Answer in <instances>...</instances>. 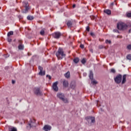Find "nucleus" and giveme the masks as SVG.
Segmentation results:
<instances>
[{
    "instance_id": "2f4dec72",
    "label": "nucleus",
    "mask_w": 131,
    "mask_h": 131,
    "mask_svg": "<svg viewBox=\"0 0 131 131\" xmlns=\"http://www.w3.org/2000/svg\"><path fill=\"white\" fill-rule=\"evenodd\" d=\"M105 43H111V40H108V39H106V40H105Z\"/></svg>"
},
{
    "instance_id": "4be33fe9",
    "label": "nucleus",
    "mask_w": 131,
    "mask_h": 131,
    "mask_svg": "<svg viewBox=\"0 0 131 131\" xmlns=\"http://www.w3.org/2000/svg\"><path fill=\"white\" fill-rule=\"evenodd\" d=\"M64 76L66 78H69V77H70V72H68L67 73L64 74Z\"/></svg>"
},
{
    "instance_id": "a18cd8bd",
    "label": "nucleus",
    "mask_w": 131,
    "mask_h": 131,
    "mask_svg": "<svg viewBox=\"0 0 131 131\" xmlns=\"http://www.w3.org/2000/svg\"><path fill=\"white\" fill-rule=\"evenodd\" d=\"M76 6V5H75V4H74V5H73V8H75Z\"/></svg>"
},
{
    "instance_id": "b1692460",
    "label": "nucleus",
    "mask_w": 131,
    "mask_h": 131,
    "mask_svg": "<svg viewBox=\"0 0 131 131\" xmlns=\"http://www.w3.org/2000/svg\"><path fill=\"white\" fill-rule=\"evenodd\" d=\"M91 82L92 83H93V84H97V83H98V82H97V81L96 80H94V78L92 79H91Z\"/></svg>"
},
{
    "instance_id": "f03ea898",
    "label": "nucleus",
    "mask_w": 131,
    "mask_h": 131,
    "mask_svg": "<svg viewBox=\"0 0 131 131\" xmlns=\"http://www.w3.org/2000/svg\"><path fill=\"white\" fill-rule=\"evenodd\" d=\"M117 28L119 30H125L127 28V25L124 23H119L117 24Z\"/></svg>"
},
{
    "instance_id": "423d86ee",
    "label": "nucleus",
    "mask_w": 131,
    "mask_h": 131,
    "mask_svg": "<svg viewBox=\"0 0 131 131\" xmlns=\"http://www.w3.org/2000/svg\"><path fill=\"white\" fill-rule=\"evenodd\" d=\"M57 98H59L60 100H61L63 101L64 103H68V100L65 98V96H64V94L62 93H58L57 94Z\"/></svg>"
},
{
    "instance_id": "bb28decb",
    "label": "nucleus",
    "mask_w": 131,
    "mask_h": 131,
    "mask_svg": "<svg viewBox=\"0 0 131 131\" xmlns=\"http://www.w3.org/2000/svg\"><path fill=\"white\" fill-rule=\"evenodd\" d=\"M82 64H85L86 63V60H85V58H83L81 61Z\"/></svg>"
},
{
    "instance_id": "412c9836",
    "label": "nucleus",
    "mask_w": 131,
    "mask_h": 131,
    "mask_svg": "<svg viewBox=\"0 0 131 131\" xmlns=\"http://www.w3.org/2000/svg\"><path fill=\"white\" fill-rule=\"evenodd\" d=\"M73 61L76 64H77V63L79 62V58L78 57H76L73 59Z\"/></svg>"
},
{
    "instance_id": "473e14b6",
    "label": "nucleus",
    "mask_w": 131,
    "mask_h": 131,
    "mask_svg": "<svg viewBox=\"0 0 131 131\" xmlns=\"http://www.w3.org/2000/svg\"><path fill=\"white\" fill-rule=\"evenodd\" d=\"M113 6H114V2L112 3L110 5V7L111 9L113 8Z\"/></svg>"
},
{
    "instance_id": "aec40b11",
    "label": "nucleus",
    "mask_w": 131,
    "mask_h": 131,
    "mask_svg": "<svg viewBox=\"0 0 131 131\" xmlns=\"http://www.w3.org/2000/svg\"><path fill=\"white\" fill-rule=\"evenodd\" d=\"M104 12L107 15H111V10H110L109 9H106V10H104Z\"/></svg>"
},
{
    "instance_id": "e433bc0d",
    "label": "nucleus",
    "mask_w": 131,
    "mask_h": 131,
    "mask_svg": "<svg viewBox=\"0 0 131 131\" xmlns=\"http://www.w3.org/2000/svg\"><path fill=\"white\" fill-rule=\"evenodd\" d=\"M80 48H81V49H84V45L81 44L80 45Z\"/></svg>"
},
{
    "instance_id": "a878e982",
    "label": "nucleus",
    "mask_w": 131,
    "mask_h": 131,
    "mask_svg": "<svg viewBox=\"0 0 131 131\" xmlns=\"http://www.w3.org/2000/svg\"><path fill=\"white\" fill-rule=\"evenodd\" d=\"M40 34L42 36L45 35V29H42L41 30L40 32Z\"/></svg>"
},
{
    "instance_id": "a211bd4d",
    "label": "nucleus",
    "mask_w": 131,
    "mask_h": 131,
    "mask_svg": "<svg viewBox=\"0 0 131 131\" xmlns=\"http://www.w3.org/2000/svg\"><path fill=\"white\" fill-rule=\"evenodd\" d=\"M8 131H17V128L14 127H9Z\"/></svg>"
},
{
    "instance_id": "7ed1b4c3",
    "label": "nucleus",
    "mask_w": 131,
    "mask_h": 131,
    "mask_svg": "<svg viewBox=\"0 0 131 131\" xmlns=\"http://www.w3.org/2000/svg\"><path fill=\"white\" fill-rule=\"evenodd\" d=\"M34 126H36V123H35V119H31L28 123L27 128L29 129V128H31V127H34Z\"/></svg>"
},
{
    "instance_id": "f3484780",
    "label": "nucleus",
    "mask_w": 131,
    "mask_h": 131,
    "mask_svg": "<svg viewBox=\"0 0 131 131\" xmlns=\"http://www.w3.org/2000/svg\"><path fill=\"white\" fill-rule=\"evenodd\" d=\"M67 25L69 27V28H71V27H72V21H68Z\"/></svg>"
},
{
    "instance_id": "58836bf2",
    "label": "nucleus",
    "mask_w": 131,
    "mask_h": 131,
    "mask_svg": "<svg viewBox=\"0 0 131 131\" xmlns=\"http://www.w3.org/2000/svg\"><path fill=\"white\" fill-rule=\"evenodd\" d=\"M98 48L99 49H104V46L102 45H99Z\"/></svg>"
},
{
    "instance_id": "393cba45",
    "label": "nucleus",
    "mask_w": 131,
    "mask_h": 131,
    "mask_svg": "<svg viewBox=\"0 0 131 131\" xmlns=\"http://www.w3.org/2000/svg\"><path fill=\"white\" fill-rule=\"evenodd\" d=\"M27 19L28 20H33V19H34V17H33V16H30V15H29L27 16Z\"/></svg>"
},
{
    "instance_id": "f704fd0d",
    "label": "nucleus",
    "mask_w": 131,
    "mask_h": 131,
    "mask_svg": "<svg viewBox=\"0 0 131 131\" xmlns=\"http://www.w3.org/2000/svg\"><path fill=\"white\" fill-rule=\"evenodd\" d=\"M127 50H131V45H129L127 46Z\"/></svg>"
},
{
    "instance_id": "0eeeda50",
    "label": "nucleus",
    "mask_w": 131,
    "mask_h": 131,
    "mask_svg": "<svg viewBox=\"0 0 131 131\" xmlns=\"http://www.w3.org/2000/svg\"><path fill=\"white\" fill-rule=\"evenodd\" d=\"M23 6L25 8V10H23V13H28V10H29V4L28 2H23Z\"/></svg>"
},
{
    "instance_id": "6ab92c4d",
    "label": "nucleus",
    "mask_w": 131,
    "mask_h": 131,
    "mask_svg": "<svg viewBox=\"0 0 131 131\" xmlns=\"http://www.w3.org/2000/svg\"><path fill=\"white\" fill-rule=\"evenodd\" d=\"M68 81L64 80L63 81V85L65 88H67V86H68Z\"/></svg>"
},
{
    "instance_id": "72a5a7b5",
    "label": "nucleus",
    "mask_w": 131,
    "mask_h": 131,
    "mask_svg": "<svg viewBox=\"0 0 131 131\" xmlns=\"http://www.w3.org/2000/svg\"><path fill=\"white\" fill-rule=\"evenodd\" d=\"M18 18L19 19V21H20V20H22V19H23V16L21 15H19L18 16Z\"/></svg>"
},
{
    "instance_id": "a19ab883",
    "label": "nucleus",
    "mask_w": 131,
    "mask_h": 131,
    "mask_svg": "<svg viewBox=\"0 0 131 131\" xmlns=\"http://www.w3.org/2000/svg\"><path fill=\"white\" fill-rule=\"evenodd\" d=\"M86 30H87V31H90V27L89 26L86 27Z\"/></svg>"
},
{
    "instance_id": "4c0bfd02",
    "label": "nucleus",
    "mask_w": 131,
    "mask_h": 131,
    "mask_svg": "<svg viewBox=\"0 0 131 131\" xmlns=\"http://www.w3.org/2000/svg\"><path fill=\"white\" fill-rule=\"evenodd\" d=\"M127 27H131V23H127Z\"/></svg>"
},
{
    "instance_id": "6e6552de",
    "label": "nucleus",
    "mask_w": 131,
    "mask_h": 131,
    "mask_svg": "<svg viewBox=\"0 0 131 131\" xmlns=\"http://www.w3.org/2000/svg\"><path fill=\"white\" fill-rule=\"evenodd\" d=\"M18 49L19 50V51H23L24 50V45H23V41L21 40H19L18 41Z\"/></svg>"
},
{
    "instance_id": "c85d7f7f",
    "label": "nucleus",
    "mask_w": 131,
    "mask_h": 131,
    "mask_svg": "<svg viewBox=\"0 0 131 131\" xmlns=\"http://www.w3.org/2000/svg\"><path fill=\"white\" fill-rule=\"evenodd\" d=\"M111 72H112V73H115V72H116V71H115V70L114 69H112L111 70Z\"/></svg>"
},
{
    "instance_id": "1a4fd4ad",
    "label": "nucleus",
    "mask_w": 131,
    "mask_h": 131,
    "mask_svg": "<svg viewBox=\"0 0 131 131\" xmlns=\"http://www.w3.org/2000/svg\"><path fill=\"white\" fill-rule=\"evenodd\" d=\"M38 68L39 70H40V72L38 73L39 75H41V76H43V75H46V71H42V70H43V68L42 67H41L40 66H39L38 67Z\"/></svg>"
},
{
    "instance_id": "f257e3e1",
    "label": "nucleus",
    "mask_w": 131,
    "mask_h": 131,
    "mask_svg": "<svg viewBox=\"0 0 131 131\" xmlns=\"http://www.w3.org/2000/svg\"><path fill=\"white\" fill-rule=\"evenodd\" d=\"M56 56L58 60H62L63 58L66 56V54L64 53L63 49L61 48H59L58 51L56 53Z\"/></svg>"
},
{
    "instance_id": "20e7f679",
    "label": "nucleus",
    "mask_w": 131,
    "mask_h": 131,
    "mask_svg": "<svg viewBox=\"0 0 131 131\" xmlns=\"http://www.w3.org/2000/svg\"><path fill=\"white\" fill-rule=\"evenodd\" d=\"M115 82L117 84H119V83H121L122 80V75L121 74H118L115 78H114Z\"/></svg>"
},
{
    "instance_id": "c756f323",
    "label": "nucleus",
    "mask_w": 131,
    "mask_h": 131,
    "mask_svg": "<svg viewBox=\"0 0 131 131\" xmlns=\"http://www.w3.org/2000/svg\"><path fill=\"white\" fill-rule=\"evenodd\" d=\"M7 40L8 42H11V41H12V39H11L10 37H8Z\"/></svg>"
},
{
    "instance_id": "f8f14e48",
    "label": "nucleus",
    "mask_w": 131,
    "mask_h": 131,
    "mask_svg": "<svg viewBox=\"0 0 131 131\" xmlns=\"http://www.w3.org/2000/svg\"><path fill=\"white\" fill-rule=\"evenodd\" d=\"M54 38H60V36H61V33L57 32H55L53 34Z\"/></svg>"
},
{
    "instance_id": "37998d69",
    "label": "nucleus",
    "mask_w": 131,
    "mask_h": 131,
    "mask_svg": "<svg viewBox=\"0 0 131 131\" xmlns=\"http://www.w3.org/2000/svg\"><path fill=\"white\" fill-rule=\"evenodd\" d=\"M15 82H16V81H15V80H12V84H14Z\"/></svg>"
},
{
    "instance_id": "39448f33",
    "label": "nucleus",
    "mask_w": 131,
    "mask_h": 131,
    "mask_svg": "<svg viewBox=\"0 0 131 131\" xmlns=\"http://www.w3.org/2000/svg\"><path fill=\"white\" fill-rule=\"evenodd\" d=\"M86 119L90 125H93L96 122V119L94 117H87Z\"/></svg>"
},
{
    "instance_id": "4468645a",
    "label": "nucleus",
    "mask_w": 131,
    "mask_h": 131,
    "mask_svg": "<svg viewBox=\"0 0 131 131\" xmlns=\"http://www.w3.org/2000/svg\"><path fill=\"white\" fill-rule=\"evenodd\" d=\"M126 82V75H123L122 77V80L121 82L122 84H124V83Z\"/></svg>"
},
{
    "instance_id": "2eb2a0df",
    "label": "nucleus",
    "mask_w": 131,
    "mask_h": 131,
    "mask_svg": "<svg viewBox=\"0 0 131 131\" xmlns=\"http://www.w3.org/2000/svg\"><path fill=\"white\" fill-rule=\"evenodd\" d=\"M70 86L71 89H73V90H74V89H75V86H76V84L75 83V82H72L71 83Z\"/></svg>"
},
{
    "instance_id": "9d476101",
    "label": "nucleus",
    "mask_w": 131,
    "mask_h": 131,
    "mask_svg": "<svg viewBox=\"0 0 131 131\" xmlns=\"http://www.w3.org/2000/svg\"><path fill=\"white\" fill-rule=\"evenodd\" d=\"M52 88L54 92H58V91H59V88H58V82H54L52 85Z\"/></svg>"
},
{
    "instance_id": "79ce46f5",
    "label": "nucleus",
    "mask_w": 131,
    "mask_h": 131,
    "mask_svg": "<svg viewBox=\"0 0 131 131\" xmlns=\"http://www.w3.org/2000/svg\"><path fill=\"white\" fill-rule=\"evenodd\" d=\"M13 42H14V43L13 44V46H16V39H14L13 40Z\"/></svg>"
},
{
    "instance_id": "ea45409f",
    "label": "nucleus",
    "mask_w": 131,
    "mask_h": 131,
    "mask_svg": "<svg viewBox=\"0 0 131 131\" xmlns=\"http://www.w3.org/2000/svg\"><path fill=\"white\" fill-rule=\"evenodd\" d=\"M91 18L92 20H94L95 18H96V17H95V16L93 15V16H91Z\"/></svg>"
},
{
    "instance_id": "9b49d317",
    "label": "nucleus",
    "mask_w": 131,
    "mask_h": 131,
    "mask_svg": "<svg viewBox=\"0 0 131 131\" xmlns=\"http://www.w3.org/2000/svg\"><path fill=\"white\" fill-rule=\"evenodd\" d=\"M34 93L37 96H40L41 95V92H40V89L39 88H35Z\"/></svg>"
},
{
    "instance_id": "7c9ffc66",
    "label": "nucleus",
    "mask_w": 131,
    "mask_h": 131,
    "mask_svg": "<svg viewBox=\"0 0 131 131\" xmlns=\"http://www.w3.org/2000/svg\"><path fill=\"white\" fill-rule=\"evenodd\" d=\"M126 16L128 17V18H131V13H128Z\"/></svg>"
},
{
    "instance_id": "c03bdc74",
    "label": "nucleus",
    "mask_w": 131,
    "mask_h": 131,
    "mask_svg": "<svg viewBox=\"0 0 131 131\" xmlns=\"http://www.w3.org/2000/svg\"><path fill=\"white\" fill-rule=\"evenodd\" d=\"M90 34L92 36H93V35H94V33H91Z\"/></svg>"
},
{
    "instance_id": "c9c22d12",
    "label": "nucleus",
    "mask_w": 131,
    "mask_h": 131,
    "mask_svg": "<svg viewBox=\"0 0 131 131\" xmlns=\"http://www.w3.org/2000/svg\"><path fill=\"white\" fill-rule=\"evenodd\" d=\"M46 77H48L49 79L51 80L52 79V76L49 75H47Z\"/></svg>"
},
{
    "instance_id": "5701e85b",
    "label": "nucleus",
    "mask_w": 131,
    "mask_h": 131,
    "mask_svg": "<svg viewBox=\"0 0 131 131\" xmlns=\"http://www.w3.org/2000/svg\"><path fill=\"white\" fill-rule=\"evenodd\" d=\"M13 34H14V32L10 31L8 33L7 36L8 37H10V36H11V35H13Z\"/></svg>"
},
{
    "instance_id": "cd10ccee",
    "label": "nucleus",
    "mask_w": 131,
    "mask_h": 131,
    "mask_svg": "<svg viewBox=\"0 0 131 131\" xmlns=\"http://www.w3.org/2000/svg\"><path fill=\"white\" fill-rule=\"evenodd\" d=\"M126 58L127 60H131V54H128L127 55Z\"/></svg>"
},
{
    "instance_id": "dca6fc26",
    "label": "nucleus",
    "mask_w": 131,
    "mask_h": 131,
    "mask_svg": "<svg viewBox=\"0 0 131 131\" xmlns=\"http://www.w3.org/2000/svg\"><path fill=\"white\" fill-rule=\"evenodd\" d=\"M89 77L90 79H93L94 78V73H93V71H90Z\"/></svg>"
},
{
    "instance_id": "ddd939ff",
    "label": "nucleus",
    "mask_w": 131,
    "mask_h": 131,
    "mask_svg": "<svg viewBox=\"0 0 131 131\" xmlns=\"http://www.w3.org/2000/svg\"><path fill=\"white\" fill-rule=\"evenodd\" d=\"M52 129V126L49 125H45L43 127V130L45 131H49Z\"/></svg>"
}]
</instances>
